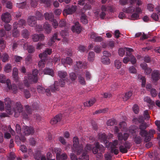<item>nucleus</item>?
I'll return each mask as SVG.
<instances>
[{
	"mask_svg": "<svg viewBox=\"0 0 160 160\" xmlns=\"http://www.w3.org/2000/svg\"><path fill=\"white\" fill-rule=\"evenodd\" d=\"M99 138L101 142H103L107 148H110V152L117 155L119 152L117 145L118 144V141L117 140L113 141L112 142H109L108 140L107 136L104 133H99L98 135Z\"/></svg>",
	"mask_w": 160,
	"mask_h": 160,
	"instance_id": "1",
	"label": "nucleus"
},
{
	"mask_svg": "<svg viewBox=\"0 0 160 160\" xmlns=\"http://www.w3.org/2000/svg\"><path fill=\"white\" fill-rule=\"evenodd\" d=\"M129 136V134L124 133L123 134L121 132L118 133L117 137L119 140H123L125 142L122 145L120 146L119 150L122 153H127L132 146L131 143L128 141H127Z\"/></svg>",
	"mask_w": 160,
	"mask_h": 160,
	"instance_id": "2",
	"label": "nucleus"
},
{
	"mask_svg": "<svg viewBox=\"0 0 160 160\" xmlns=\"http://www.w3.org/2000/svg\"><path fill=\"white\" fill-rule=\"evenodd\" d=\"M38 71L37 69L32 70V73L28 74V77H24L23 83L25 86L27 87H29L30 84L33 82L36 83L38 81Z\"/></svg>",
	"mask_w": 160,
	"mask_h": 160,
	"instance_id": "3",
	"label": "nucleus"
},
{
	"mask_svg": "<svg viewBox=\"0 0 160 160\" xmlns=\"http://www.w3.org/2000/svg\"><path fill=\"white\" fill-rule=\"evenodd\" d=\"M32 108L29 105H26L25 107V110L22 113L23 118L28 120L30 116L32 114V111L37 110L39 108V105L36 102H34L32 105Z\"/></svg>",
	"mask_w": 160,
	"mask_h": 160,
	"instance_id": "4",
	"label": "nucleus"
},
{
	"mask_svg": "<svg viewBox=\"0 0 160 160\" xmlns=\"http://www.w3.org/2000/svg\"><path fill=\"white\" fill-rule=\"evenodd\" d=\"M13 102L11 101V115L14 113V116L18 117L19 115V113L22 111L23 107L20 102H17L15 103V106L13 108V110H11V106L13 104Z\"/></svg>",
	"mask_w": 160,
	"mask_h": 160,
	"instance_id": "5",
	"label": "nucleus"
},
{
	"mask_svg": "<svg viewBox=\"0 0 160 160\" xmlns=\"http://www.w3.org/2000/svg\"><path fill=\"white\" fill-rule=\"evenodd\" d=\"M72 148V151L76 153L78 155L80 154L83 150V147L79 145L78 139L77 137L73 138V144Z\"/></svg>",
	"mask_w": 160,
	"mask_h": 160,
	"instance_id": "6",
	"label": "nucleus"
},
{
	"mask_svg": "<svg viewBox=\"0 0 160 160\" xmlns=\"http://www.w3.org/2000/svg\"><path fill=\"white\" fill-rule=\"evenodd\" d=\"M1 19L2 21L5 23L4 28L7 31L10 30V25L9 24L10 22V14L6 12L3 13L1 16Z\"/></svg>",
	"mask_w": 160,
	"mask_h": 160,
	"instance_id": "7",
	"label": "nucleus"
},
{
	"mask_svg": "<svg viewBox=\"0 0 160 160\" xmlns=\"http://www.w3.org/2000/svg\"><path fill=\"white\" fill-rule=\"evenodd\" d=\"M18 70L17 68H15L13 69L12 77L16 82H18V86L19 89L22 91L23 88L22 83L19 82V78L18 76Z\"/></svg>",
	"mask_w": 160,
	"mask_h": 160,
	"instance_id": "8",
	"label": "nucleus"
},
{
	"mask_svg": "<svg viewBox=\"0 0 160 160\" xmlns=\"http://www.w3.org/2000/svg\"><path fill=\"white\" fill-rule=\"evenodd\" d=\"M77 8L75 5H72L71 7H66L62 12L63 15L66 16L68 15L72 14L76 11Z\"/></svg>",
	"mask_w": 160,
	"mask_h": 160,
	"instance_id": "9",
	"label": "nucleus"
},
{
	"mask_svg": "<svg viewBox=\"0 0 160 160\" xmlns=\"http://www.w3.org/2000/svg\"><path fill=\"white\" fill-rule=\"evenodd\" d=\"M22 131L26 136H28L30 134H32L34 132L33 128L28 127L27 126H24L22 129Z\"/></svg>",
	"mask_w": 160,
	"mask_h": 160,
	"instance_id": "10",
	"label": "nucleus"
},
{
	"mask_svg": "<svg viewBox=\"0 0 160 160\" xmlns=\"http://www.w3.org/2000/svg\"><path fill=\"white\" fill-rule=\"evenodd\" d=\"M0 82L2 83H5L6 82V85L8 89L10 90V80L8 79L6 80L5 75L1 74H0Z\"/></svg>",
	"mask_w": 160,
	"mask_h": 160,
	"instance_id": "11",
	"label": "nucleus"
},
{
	"mask_svg": "<svg viewBox=\"0 0 160 160\" xmlns=\"http://www.w3.org/2000/svg\"><path fill=\"white\" fill-rule=\"evenodd\" d=\"M28 23L31 27H35L36 24V18L34 16H29L28 19Z\"/></svg>",
	"mask_w": 160,
	"mask_h": 160,
	"instance_id": "12",
	"label": "nucleus"
},
{
	"mask_svg": "<svg viewBox=\"0 0 160 160\" xmlns=\"http://www.w3.org/2000/svg\"><path fill=\"white\" fill-rule=\"evenodd\" d=\"M62 114H58L55 116L54 118L51 120L50 123L52 125L56 124L58 122H60L62 119Z\"/></svg>",
	"mask_w": 160,
	"mask_h": 160,
	"instance_id": "13",
	"label": "nucleus"
},
{
	"mask_svg": "<svg viewBox=\"0 0 160 160\" xmlns=\"http://www.w3.org/2000/svg\"><path fill=\"white\" fill-rule=\"evenodd\" d=\"M72 29L73 32L79 33L81 31L82 28L79 23L78 22H76L74 25L72 26Z\"/></svg>",
	"mask_w": 160,
	"mask_h": 160,
	"instance_id": "14",
	"label": "nucleus"
},
{
	"mask_svg": "<svg viewBox=\"0 0 160 160\" xmlns=\"http://www.w3.org/2000/svg\"><path fill=\"white\" fill-rule=\"evenodd\" d=\"M160 73L158 70H154L152 74V78L153 81L157 82L160 78Z\"/></svg>",
	"mask_w": 160,
	"mask_h": 160,
	"instance_id": "15",
	"label": "nucleus"
},
{
	"mask_svg": "<svg viewBox=\"0 0 160 160\" xmlns=\"http://www.w3.org/2000/svg\"><path fill=\"white\" fill-rule=\"evenodd\" d=\"M44 36L42 34H35L32 36V39L34 42H38L40 40H42L44 39Z\"/></svg>",
	"mask_w": 160,
	"mask_h": 160,
	"instance_id": "16",
	"label": "nucleus"
},
{
	"mask_svg": "<svg viewBox=\"0 0 160 160\" xmlns=\"http://www.w3.org/2000/svg\"><path fill=\"white\" fill-rule=\"evenodd\" d=\"M55 40H57L58 41H60V39L58 38V33H55L53 35L52 37L50 39V40L48 42V45L51 46L52 44L55 42Z\"/></svg>",
	"mask_w": 160,
	"mask_h": 160,
	"instance_id": "17",
	"label": "nucleus"
},
{
	"mask_svg": "<svg viewBox=\"0 0 160 160\" xmlns=\"http://www.w3.org/2000/svg\"><path fill=\"white\" fill-rule=\"evenodd\" d=\"M4 103L5 105L6 111L8 114L10 113V99L6 98L4 99Z\"/></svg>",
	"mask_w": 160,
	"mask_h": 160,
	"instance_id": "18",
	"label": "nucleus"
},
{
	"mask_svg": "<svg viewBox=\"0 0 160 160\" xmlns=\"http://www.w3.org/2000/svg\"><path fill=\"white\" fill-rule=\"evenodd\" d=\"M52 52V49L47 48L42 53L39 54V57L41 58H46L48 55H50Z\"/></svg>",
	"mask_w": 160,
	"mask_h": 160,
	"instance_id": "19",
	"label": "nucleus"
},
{
	"mask_svg": "<svg viewBox=\"0 0 160 160\" xmlns=\"http://www.w3.org/2000/svg\"><path fill=\"white\" fill-rule=\"evenodd\" d=\"M56 155L57 160H66L68 158L67 154L65 153L60 154L59 152H57Z\"/></svg>",
	"mask_w": 160,
	"mask_h": 160,
	"instance_id": "20",
	"label": "nucleus"
},
{
	"mask_svg": "<svg viewBox=\"0 0 160 160\" xmlns=\"http://www.w3.org/2000/svg\"><path fill=\"white\" fill-rule=\"evenodd\" d=\"M23 48L24 49H27L28 52L30 53L34 52L35 50L34 47L32 45L28 46V44L27 43L23 45Z\"/></svg>",
	"mask_w": 160,
	"mask_h": 160,
	"instance_id": "21",
	"label": "nucleus"
},
{
	"mask_svg": "<svg viewBox=\"0 0 160 160\" xmlns=\"http://www.w3.org/2000/svg\"><path fill=\"white\" fill-rule=\"evenodd\" d=\"M58 83V81H55L54 85L50 87V89L52 92H54L56 91L59 90Z\"/></svg>",
	"mask_w": 160,
	"mask_h": 160,
	"instance_id": "22",
	"label": "nucleus"
},
{
	"mask_svg": "<svg viewBox=\"0 0 160 160\" xmlns=\"http://www.w3.org/2000/svg\"><path fill=\"white\" fill-rule=\"evenodd\" d=\"M61 62L63 64H66L71 65L72 63V60L70 57H67L65 59L62 58Z\"/></svg>",
	"mask_w": 160,
	"mask_h": 160,
	"instance_id": "23",
	"label": "nucleus"
},
{
	"mask_svg": "<svg viewBox=\"0 0 160 160\" xmlns=\"http://www.w3.org/2000/svg\"><path fill=\"white\" fill-rule=\"evenodd\" d=\"M43 72L45 74H48L52 77H53L54 76L53 70L49 68H46L44 69Z\"/></svg>",
	"mask_w": 160,
	"mask_h": 160,
	"instance_id": "24",
	"label": "nucleus"
},
{
	"mask_svg": "<svg viewBox=\"0 0 160 160\" xmlns=\"http://www.w3.org/2000/svg\"><path fill=\"white\" fill-rule=\"evenodd\" d=\"M134 5L135 4H134L133 6H134ZM130 5V6L129 7L123 9V11L124 12L128 13L133 12L135 11V8L133 7V5Z\"/></svg>",
	"mask_w": 160,
	"mask_h": 160,
	"instance_id": "25",
	"label": "nucleus"
},
{
	"mask_svg": "<svg viewBox=\"0 0 160 160\" xmlns=\"http://www.w3.org/2000/svg\"><path fill=\"white\" fill-rule=\"evenodd\" d=\"M144 100L145 102H147L150 104V106H149L150 108H152L153 106L155 105L154 102L152 101L148 97H145Z\"/></svg>",
	"mask_w": 160,
	"mask_h": 160,
	"instance_id": "26",
	"label": "nucleus"
},
{
	"mask_svg": "<svg viewBox=\"0 0 160 160\" xmlns=\"http://www.w3.org/2000/svg\"><path fill=\"white\" fill-rule=\"evenodd\" d=\"M133 141L136 144H139L142 142L141 138L137 135H134L133 137Z\"/></svg>",
	"mask_w": 160,
	"mask_h": 160,
	"instance_id": "27",
	"label": "nucleus"
},
{
	"mask_svg": "<svg viewBox=\"0 0 160 160\" xmlns=\"http://www.w3.org/2000/svg\"><path fill=\"white\" fill-rule=\"evenodd\" d=\"M138 121L142 123L139 127V128L140 130H145V129L147 128L146 123L145 122H143L144 121L142 119H140V118H139Z\"/></svg>",
	"mask_w": 160,
	"mask_h": 160,
	"instance_id": "28",
	"label": "nucleus"
},
{
	"mask_svg": "<svg viewBox=\"0 0 160 160\" xmlns=\"http://www.w3.org/2000/svg\"><path fill=\"white\" fill-rule=\"evenodd\" d=\"M44 16L46 20H48L50 21L53 20L54 18V15L52 13H49L46 12L45 13Z\"/></svg>",
	"mask_w": 160,
	"mask_h": 160,
	"instance_id": "29",
	"label": "nucleus"
},
{
	"mask_svg": "<svg viewBox=\"0 0 160 160\" xmlns=\"http://www.w3.org/2000/svg\"><path fill=\"white\" fill-rule=\"evenodd\" d=\"M82 154L78 158L79 160H89V157L86 152H82Z\"/></svg>",
	"mask_w": 160,
	"mask_h": 160,
	"instance_id": "30",
	"label": "nucleus"
},
{
	"mask_svg": "<svg viewBox=\"0 0 160 160\" xmlns=\"http://www.w3.org/2000/svg\"><path fill=\"white\" fill-rule=\"evenodd\" d=\"M43 28L48 33H50L51 31V27L47 22H45L43 25Z\"/></svg>",
	"mask_w": 160,
	"mask_h": 160,
	"instance_id": "31",
	"label": "nucleus"
},
{
	"mask_svg": "<svg viewBox=\"0 0 160 160\" xmlns=\"http://www.w3.org/2000/svg\"><path fill=\"white\" fill-rule=\"evenodd\" d=\"M34 158L36 160H46L45 156L42 155L40 152L35 155Z\"/></svg>",
	"mask_w": 160,
	"mask_h": 160,
	"instance_id": "32",
	"label": "nucleus"
},
{
	"mask_svg": "<svg viewBox=\"0 0 160 160\" xmlns=\"http://www.w3.org/2000/svg\"><path fill=\"white\" fill-rule=\"evenodd\" d=\"M95 57V54L93 51L90 52L88 54V59L90 62H92L94 60Z\"/></svg>",
	"mask_w": 160,
	"mask_h": 160,
	"instance_id": "33",
	"label": "nucleus"
},
{
	"mask_svg": "<svg viewBox=\"0 0 160 160\" xmlns=\"http://www.w3.org/2000/svg\"><path fill=\"white\" fill-rule=\"evenodd\" d=\"M67 75V73L65 71H59L58 72V76L62 79L65 78Z\"/></svg>",
	"mask_w": 160,
	"mask_h": 160,
	"instance_id": "34",
	"label": "nucleus"
},
{
	"mask_svg": "<svg viewBox=\"0 0 160 160\" xmlns=\"http://www.w3.org/2000/svg\"><path fill=\"white\" fill-rule=\"evenodd\" d=\"M96 100L95 99L93 98L90 99L88 101L85 102L84 105L85 106L90 107L92 106L95 102Z\"/></svg>",
	"mask_w": 160,
	"mask_h": 160,
	"instance_id": "35",
	"label": "nucleus"
},
{
	"mask_svg": "<svg viewBox=\"0 0 160 160\" xmlns=\"http://www.w3.org/2000/svg\"><path fill=\"white\" fill-rule=\"evenodd\" d=\"M80 20L81 22L84 24H87L88 22L87 16L84 14L81 15Z\"/></svg>",
	"mask_w": 160,
	"mask_h": 160,
	"instance_id": "36",
	"label": "nucleus"
},
{
	"mask_svg": "<svg viewBox=\"0 0 160 160\" xmlns=\"http://www.w3.org/2000/svg\"><path fill=\"white\" fill-rule=\"evenodd\" d=\"M129 3L131 5H133L135 3L136 5L140 6L142 5V2L141 0H129Z\"/></svg>",
	"mask_w": 160,
	"mask_h": 160,
	"instance_id": "37",
	"label": "nucleus"
},
{
	"mask_svg": "<svg viewBox=\"0 0 160 160\" xmlns=\"http://www.w3.org/2000/svg\"><path fill=\"white\" fill-rule=\"evenodd\" d=\"M83 67L82 62L80 61L76 62V65L74 67V68L76 71H78L79 68H81Z\"/></svg>",
	"mask_w": 160,
	"mask_h": 160,
	"instance_id": "38",
	"label": "nucleus"
},
{
	"mask_svg": "<svg viewBox=\"0 0 160 160\" xmlns=\"http://www.w3.org/2000/svg\"><path fill=\"white\" fill-rule=\"evenodd\" d=\"M132 95V92L130 91L126 92L124 96V97H123V100L124 101H126L130 98Z\"/></svg>",
	"mask_w": 160,
	"mask_h": 160,
	"instance_id": "39",
	"label": "nucleus"
},
{
	"mask_svg": "<svg viewBox=\"0 0 160 160\" xmlns=\"http://www.w3.org/2000/svg\"><path fill=\"white\" fill-rule=\"evenodd\" d=\"M22 35L25 38H28L29 36V32L27 29H24L22 31Z\"/></svg>",
	"mask_w": 160,
	"mask_h": 160,
	"instance_id": "40",
	"label": "nucleus"
},
{
	"mask_svg": "<svg viewBox=\"0 0 160 160\" xmlns=\"http://www.w3.org/2000/svg\"><path fill=\"white\" fill-rule=\"evenodd\" d=\"M102 62L105 64H108L110 63V60L108 58L102 57L101 59Z\"/></svg>",
	"mask_w": 160,
	"mask_h": 160,
	"instance_id": "41",
	"label": "nucleus"
},
{
	"mask_svg": "<svg viewBox=\"0 0 160 160\" xmlns=\"http://www.w3.org/2000/svg\"><path fill=\"white\" fill-rule=\"evenodd\" d=\"M78 80L79 82L81 84L83 85H84L86 84V82L84 78L83 77L80 75H79L78 76Z\"/></svg>",
	"mask_w": 160,
	"mask_h": 160,
	"instance_id": "42",
	"label": "nucleus"
},
{
	"mask_svg": "<svg viewBox=\"0 0 160 160\" xmlns=\"http://www.w3.org/2000/svg\"><path fill=\"white\" fill-rule=\"evenodd\" d=\"M40 2L41 3H44L46 7L50 6L51 3V0H40Z\"/></svg>",
	"mask_w": 160,
	"mask_h": 160,
	"instance_id": "43",
	"label": "nucleus"
},
{
	"mask_svg": "<svg viewBox=\"0 0 160 160\" xmlns=\"http://www.w3.org/2000/svg\"><path fill=\"white\" fill-rule=\"evenodd\" d=\"M97 146L98 148V150L100 152L103 153L105 150V148L101 144H100L98 142H97Z\"/></svg>",
	"mask_w": 160,
	"mask_h": 160,
	"instance_id": "44",
	"label": "nucleus"
},
{
	"mask_svg": "<svg viewBox=\"0 0 160 160\" xmlns=\"http://www.w3.org/2000/svg\"><path fill=\"white\" fill-rule=\"evenodd\" d=\"M116 120L114 119H111L108 120L107 122V125L108 126H112L115 124Z\"/></svg>",
	"mask_w": 160,
	"mask_h": 160,
	"instance_id": "45",
	"label": "nucleus"
},
{
	"mask_svg": "<svg viewBox=\"0 0 160 160\" xmlns=\"http://www.w3.org/2000/svg\"><path fill=\"white\" fill-rule=\"evenodd\" d=\"M37 89L38 92L39 93L43 94L45 92V89L42 86H38Z\"/></svg>",
	"mask_w": 160,
	"mask_h": 160,
	"instance_id": "46",
	"label": "nucleus"
},
{
	"mask_svg": "<svg viewBox=\"0 0 160 160\" xmlns=\"http://www.w3.org/2000/svg\"><path fill=\"white\" fill-rule=\"evenodd\" d=\"M115 67L118 69L121 68L122 66L121 62L119 60H116L114 62Z\"/></svg>",
	"mask_w": 160,
	"mask_h": 160,
	"instance_id": "47",
	"label": "nucleus"
},
{
	"mask_svg": "<svg viewBox=\"0 0 160 160\" xmlns=\"http://www.w3.org/2000/svg\"><path fill=\"white\" fill-rule=\"evenodd\" d=\"M45 60L44 59H42L38 62V66L40 68H43L45 66Z\"/></svg>",
	"mask_w": 160,
	"mask_h": 160,
	"instance_id": "48",
	"label": "nucleus"
},
{
	"mask_svg": "<svg viewBox=\"0 0 160 160\" xmlns=\"http://www.w3.org/2000/svg\"><path fill=\"white\" fill-rule=\"evenodd\" d=\"M27 3L26 2H24L20 3H17V6L19 8L22 9L26 7Z\"/></svg>",
	"mask_w": 160,
	"mask_h": 160,
	"instance_id": "49",
	"label": "nucleus"
},
{
	"mask_svg": "<svg viewBox=\"0 0 160 160\" xmlns=\"http://www.w3.org/2000/svg\"><path fill=\"white\" fill-rule=\"evenodd\" d=\"M11 160H22V159L20 157L16 158L14 153L11 152Z\"/></svg>",
	"mask_w": 160,
	"mask_h": 160,
	"instance_id": "50",
	"label": "nucleus"
},
{
	"mask_svg": "<svg viewBox=\"0 0 160 160\" xmlns=\"http://www.w3.org/2000/svg\"><path fill=\"white\" fill-rule=\"evenodd\" d=\"M150 92L151 95L152 97H156L158 94V92L156 89L153 88L149 91Z\"/></svg>",
	"mask_w": 160,
	"mask_h": 160,
	"instance_id": "51",
	"label": "nucleus"
},
{
	"mask_svg": "<svg viewBox=\"0 0 160 160\" xmlns=\"http://www.w3.org/2000/svg\"><path fill=\"white\" fill-rule=\"evenodd\" d=\"M5 47L4 41L2 38H0V50L2 51Z\"/></svg>",
	"mask_w": 160,
	"mask_h": 160,
	"instance_id": "52",
	"label": "nucleus"
},
{
	"mask_svg": "<svg viewBox=\"0 0 160 160\" xmlns=\"http://www.w3.org/2000/svg\"><path fill=\"white\" fill-rule=\"evenodd\" d=\"M38 0H31L30 4L31 6L33 8L36 7L38 4Z\"/></svg>",
	"mask_w": 160,
	"mask_h": 160,
	"instance_id": "53",
	"label": "nucleus"
},
{
	"mask_svg": "<svg viewBox=\"0 0 160 160\" xmlns=\"http://www.w3.org/2000/svg\"><path fill=\"white\" fill-rule=\"evenodd\" d=\"M92 147L91 145L90 144H87L85 147L84 148V149L83 150V149L82 152H86L88 154V151H90L92 149Z\"/></svg>",
	"mask_w": 160,
	"mask_h": 160,
	"instance_id": "54",
	"label": "nucleus"
},
{
	"mask_svg": "<svg viewBox=\"0 0 160 160\" xmlns=\"http://www.w3.org/2000/svg\"><path fill=\"white\" fill-rule=\"evenodd\" d=\"M35 15L36 16V17H35L36 18V19H37L38 20H40L42 19L43 17L42 16L41 13H40V12L38 11H37L36 12Z\"/></svg>",
	"mask_w": 160,
	"mask_h": 160,
	"instance_id": "55",
	"label": "nucleus"
},
{
	"mask_svg": "<svg viewBox=\"0 0 160 160\" xmlns=\"http://www.w3.org/2000/svg\"><path fill=\"white\" fill-rule=\"evenodd\" d=\"M11 89L13 91L14 93H16L18 90V87L14 84H12V85L11 84Z\"/></svg>",
	"mask_w": 160,
	"mask_h": 160,
	"instance_id": "56",
	"label": "nucleus"
},
{
	"mask_svg": "<svg viewBox=\"0 0 160 160\" xmlns=\"http://www.w3.org/2000/svg\"><path fill=\"white\" fill-rule=\"evenodd\" d=\"M151 17L155 21H158L159 20V18H160L159 17V15H158L156 13H153Z\"/></svg>",
	"mask_w": 160,
	"mask_h": 160,
	"instance_id": "57",
	"label": "nucleus"
},
{
	"mask_svg": "<svg viewBox=\"0 0 160 160\" xmlns=\"http://www.w3.org/2000/svg\"><path fill=\"white\" fill-rule=\"evenodd\" d=\"M132 109L135 114H138L139 111V108L138 105L136 104H134L132 107Z\"/></svg>",
	"mask_w": 160,
	"mask_h": 160,
	"instance_id": "58",
	"label": "nucleus"
},
{
	"mask_svg": "<svg viewBox=\"0 0 160 160\" xmlns=\"http://www.w3.org/2000/svg\"><path fill=\"white\" fill-rule=\"evenodd\" d=\"M128 56L129 57V61L131 62L132 64H133L136 63V59L133 56L131 55Z\"/></svg>",
	"mask_w": 160,
	"mask_h": 160,
	"instance_id": "59",
	"label": "nucleus"
},
{
	"mask_svg": "<svg viewBox=\"0 0 160 160\" xmlns=\"http://www.w3.org/2000/svg\"><path fill=\"white\" fill-rule=\"evenodd\" d=\"M139 134L143 137L148 135V132L146 130H140Z\"/></svg>",
	"mask_w": 160,
	"mask_h": 160,
	"instance_id": "60",
	"label": "nucleus"
},
{
	"mask_svg": "<svg viewBox=\"0 0 160 160\" xmlns=\"http://www.w3.org/2000/svg\"><path fill=\"white\" fill-rule=\"evenodd\" d=\"M94 51L97 53H99L101 51V47L99 45H96L94 47Z\"/></svg>",
	"mask_w": 160,
	"mask_h": 160,
	"instance_id": "61",
	"label": "nucleus"
},
{
	"mask_svg": "<svg viewBox=\"0 0 160 160\" xmlns=\"http://www.w3.org/2000/svg\"><path fill=\"white\" fill-rule=\"evenodd\" d=\"M2 57V60L3 62H6L8 60L9 56L7 54L5 53L3 54Z\"/></svg>",
	"mask_w": 160,
	"mask_h": 160,
	"instance_id": "62",
	"label": "nucleus"
},
{
	"mask_svg": "<svg viewBox=\"0 0 160 160\" xmlns=\"http://www.w3.org/2000/svg\"><path fill=\"white\" fill-rule=\"evenodd\" d=\"M92 151L93 153L94 154H97L98 152V149L97 142L95 144V146L92 148Z\"/></svg>",
	"mask_w": 160,
	"mask_h": 160,
	"instance_id": "63",
	"label": "nucleus"
},
{
	"mask_svg": "<svg viewBox=\"0 0 160 160\" xmlns=\"http://www.w3.org/2000/svg\"><path fill=\"white\" fill-rule=\"evenodd\" d=\"M26 22L23 19L20 20L18 23V27H22L25 26Z\"/></svg>",
	"mask_w": 160,
	"mask_h": 160,
	"instance_id": "64",
	"label": "nucleus"
}]
</instances>
